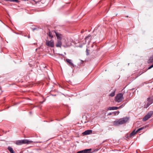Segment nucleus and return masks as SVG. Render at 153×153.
I'll list each match as a JSON object with an SVG mask.
<instances>
[{
    "label": "nucleus",
    "instance_id": "nucleus-2",
    "mask_svg": "<svg viewBox=\"0 0 153 153\" xmlns=\"http://www.w3.org/2000/svg\"><path fill=\"white\" fill-rule=\"evenodd\" d=\"M33 142L31 140H29L27 139H24L21 140H18L16 141V144L18 145H21L24 144H29Z\"/></svg>",
    "mask_w": 153,
    "mask_h": 153
},
{
    "label": "nucleus",
    "instance_id": "nucleus-20",
    "mask_svg": "<svg viewBox=\"0 0 153 153\" xmlns=\"http://www.w3.org/2000/svg\"><path fill=\"white\" fill-rule=\"evenodd\" d=\"M91 36V35L90 34L88 35L87 36H86L85 38V40L88 39V38L89 37H90Z\"/></svg>",
    "mask_w": 153,
    "mask_h": 153
},
{
    "label": "nucleus",
    "instance_id": "nucleus-17",
    "mask_svg": "<svg viewBox=\"0 0 153 153\" xmlns=\"http://www.w3.org/2000/svg\"><path fill=\"white\" fill-rule=\"evenodd\" d=\"M146 128V126H143V127H142L141 128H138L137 131H136V132H138V131H141L145 128Z\"/></svg>",
    "mask_w": 153,
    "mask_h": 153
},
{
    "label": "nucleus",
    "instance_id": "nucleus-3",
    "mask_svg": "<svg viewBox=\"0 0 153 153\" xmlns=\"http://www.w3.org/2000/svg\"><path fill=\"white\" fill-rule=\"evenodd\" d=\"M153 102V100L150 98H148L147 100L145 102L144 108H147Z\"/></svg>",
    "mask_w": 153,
    "mask_h": 153
},
{
    "label": "nucleus",
    "instance_id": "nucleus-26",
    "mask_svg": "<svg viewBox=\"0 0 153 153\" xmlns=\"http://www.w3.org/2000/svg\"><path fill=\"white\" fill-rule=\"evenodd\" d=\"M28 38H30V35L28 36Z\"/></svg>",
    "mask_w": 153,
    "mask_h": 153
},
{
    "label": "nucleus",
    "instance_id": "nucleus-12",
    "mask_svg": "<svg viewBox=\"0 0 153 153\" xmlns=\"http://www.w3.org/2000/svg\"><path fill=\"white\" fill-rule=\"evenodd\" d=\"M117 109H118V107L117 106L109 107L108 108V110H117Z\"/></svg>",
    "mask_w": 153,
    "mask_h": 153
},
{
    "label": "nucleus",
    "instance_id": "nucleus-8",
    "mask_svg": "<svg viewBox=\"0 0 153 153\" xmlns=\"http://www.w3.org/2000/svg\"><path fill=\"white\" fill-rule=\"evenodd\" d=\"M62 45V42L61 40H57L56 44V47L61 48Z\"/></svg>",
    "mask_w": 153,
    "mask_h": 153
},
{
    "label": "nucleus",
    "instance_id": "nucleus-24",
    "mask_svg": "<svg viewBox=\"0 0 153 153\" xmlns=\"http://www.w3.org/2000/svg\"><path fill=\"white\" fill-rule=\"evenodd\" d=\"M77 153H83L82 151H80L78 152Z\"/></svg>",
    "mask_w": 153,
    "mask_h": 153
},
{
    "label": "nucleus",
    "instance_id": "nucleus-27",
    "mask_svg": "<svg viewBox=\"0 0 153 153\" xmlns=\"http://www.w3.org/2000/svg\"><path fill=\"white\" fill-rule=\"evenodd\" d=\"M126 17H128V16H126Z\"/></svg>",
    "mask_w": 153,
    "mask_h": 153
},
{
    "label": "nucleus",
    "instance_id": "nucleus-4",
    "mask_svg": "<svg viewBox=\"0 0 153 153\" xmlns=\"http://www.w3.org/2000/svg\"><path fill=\"white\" fill-rule=\"evenodd\" d=\"M123 99V94L121 93L118 94L115 97L116 101L119 102H121Z\"/></svg>",
    "mask_w": 153,
    "mask_h": 153
},
{
    "label": "nucleus",
    "instance_id": "nucleus-13",
    "mask_svg": "<svg viewBox=\"0 0 153 153\" xmlns=\"http://www.w3.org/2000/svg\"><path fill=\"white\" fill-rule=\"evenodd\" d=\"M7 149L10 151V153H15L13 149L11 147L9 146L8 147Z\"/></svg>",
    "mask_w": 153,
    "mask_h": 153
},
{
    "label": "nucleus",
    "instance_id": "nucleus-23",
    "mask_svg": "<svg viewBox=\"0 0 153 153\" xmlns=\"http://www.w3.org/2000/svg\"><path fill=\"white\" fill-rule=\"evenodd\" d=\"M113 114V113H110L108 114V115L110 116L112 114Z\"/></svg>",
    "mask_w": 153,
    "mask_h": 153
},
{
    "label": "nucleus",
    "instance_id": "nucleus-14",
    "mask_svg": "<svg viewBox=\"0 0 153 153\" xmlns=\"http://www.w3.org/2000/svg\"><path fill=\"white\" fill-rule=\"evenodd\" d=\"M66 62L69 63V64L71 65V66H73V63H72V61L71 59H66Z\"/></svg>",
    "mask_w": 153,
    "mask_h": 153
},
{
    "label": "nucleus",
    "instance_id": "nucleus-7",
    "mask_svg": "<svg viewBox=\"0 0 153 153\" xmlns=\"http://www.w3.org/2000/svg\"><path fill=\"white\" fill-rule=\"evenodd\" d=\"M54 33H55L57 40H62L63 37L62 35L59 33L56 32L55 31H54Z\"/></svg>",
    "mask_w": 153,
    "mask_h": 153
},
{
    "label": "nucleus",
    "instance_id": "nucleus-9",
    "mask_svg": "<svg viewBox=\"0 0 153 153\" xmlns=\"http://www.w3.org/2000/svg\"><path fill=\"white\" fill-rule=\"evenodd\" d=\"M92 133V131L91 130H87L84 132L82 134L84 135H87L90 134Z\"/></svg>",
    "mask_w": 153,
    "mask_h": 153
},
{
    "label": "nucleus",
    "instance_id": "nucleus-1",
    "mask_svg": "<svg viewBox=\"0 0 153 153\" xmlns=\"http://www.w3.org/2000/svg\"><path fill=\"white\" fill-rule=\"evenodd\" d=\"M129 119V118L127 117L120 119L117 121H114L113 125L115 126H118L125 124L127 122Z\"/></svg>",
    "mask_w": 153,
    "mask_h": 153
},
{
    "label": "nucleus",
    "instance_id": "nucleus-5",
    "mask_svg": "<svg viewBox=\"0 0 153 153\" xmlns=\"http://www.w3.org/2000/svg\"><path fill=\"white\" fill-rule=\"evenodd\" d=\"M46 45L50 47L53 48L54 47V42L53 40H47L46 42Z\"/></svg>",
    "mask_w": 153,
    "mask_h": 153
},
{
    "label": "nucleus",
    "instance_id": "nucleus-11",
    "mask_svg": "<svg viewBox=\"0 0 153 153\" xmlns=\"http://www.w3.org/2000/svg\"><path fill=\"white\" fill-rule=\"evenodd\" d=\"M137 132H136V131H135V130H134L130 134L129 137H133Z\"/></svg>",
    "mask_w": 153,
    "mask_h": 153
},
{
    "label": "nucleus",
    "instance_id": "nucleus-15",
    "mask_svg": "<svg viewBox=\"0 0 153 153\" xmlns=\"http://www.w3.org/2000/svg\"><path fill=\"white\" fill-rule=\"evenodd\" d=\"M53 33H54V32H53V31L51 32H49V33L48 34V35L50 37L51 39H52L53 37Z\"/></svg>",
    "mask_w": 153,
    "mask_h": 153
},
{
    "label": "nucleus",
    "instance_id": "nucleus-21",
    "mask_svg": "<svg viewBox=\"0 0 153 153\" xmlns=\"http://www.w3.org/2000/svg\"><path fill=\"white\" fill-rule=\"evenodd\" d=\"M125 105V104L124 103L119 107H118V109H120L123 107Z\"/></svg>",
    "mask_w": 153,
    "mask_h": 153
},
{
    "label": "nucleus",
    "instance_id": "nucleus-18",
    "mask_svg": "<svg viewBox=\"0 0 153 153\" xmlns=\"http://www.w3.org/2000/svg\"><path fill=\"white\" fill-rule=\"evenodd\" d=\"M116 91V89H115L114 91L112 92L109 94V96L111 97H114L115 95V93Z\"/></svg>",
    "mask_w": 153,
    "mask_h": 153
},
{
    "label": "nucleus",
    "instance_id": "nucleus-6",
    "mask_svg": "<svg viewBox=\"0 0 153 153\" xmlns=\"http://www.w3.org/2000/svg\"><path fill=\"white\" fill-rule=\"evenodd\" d=\"M153 114V111H151L146 115L143 118V120L144 121H146L149 118H150Z\"/></svg>",
    "mask_w": 153,
    "mask_h": 153
},
{
    "label": "nucleus",
    "instance_id": "nucleus-25",
    "mask_svg": "<svg viewBox=\"0 0 153 153\" xmlns=\"http://www.w3.org/2000/svg\"><path fill=\"white\" fill-rule=\"evenodd\" d=\"M88 51L87 49L86 50V51L87 53H88ZM88 53L87 54V55H88Z\"/></svg>",
    "mask_w": 153,
    "mask_h": 153
},
{
    "label": "nucleus",
    "instance_id": "nucleus-22",
    "mask_svg": "<svg viewBox=\"0 0 153 153\" xmlns=\"http://www.w3.org/2000/svg\"><path fill=\"white\" fill-rule=\"evenodd\" d=\"M153 67V64L151 66L149 67L148 69H150Z\"/></svg>",
    "mask_w": 153,
    "mask_h": 153
},
{
    "label": "nucleus",
    "instance_id": "nucleus-10",
    "mask_svg": "<svg viewBox=\"0 0 153 153\" xmlns=\"http://www.w3.org/2000/svg\"><path fill=\"white\" fill-rule=\"evenodd\" d=\"M91 149H85L83 150H82V151L83 153H91Z\"/></svg>",
    "mask_w": 153,
    "mask_h": 153
},
{
    "label": "nucleus",
    "instance_id": "nucleus-19",
    "mask_svg": "<svg viewBox=\"0 0 153 153\" xmlns=\"http://www.w3.org/2000/svg\"><path fill=\"white\" fill-rule=\"evenodd\" d=\"M119 113V112L118 111H116L113 112V113L114 114V115H118Z\"/></svg>",
    "mask_w": 153,
    "mask_h": 153
},
{
    "label": "nucleus",
    "instance_id": "nucleus-16",
    "mask_svg": "<svg viewBox=\"0 0 153 153\" xmlns=\"http://www.w3.org/2000/svg\"><path fill=\"white\" fill-rule=\"evenodd\" d=\"M153 62V57H151L149 59V60L148 61V63L149 64V63H151Z\"/></svg>",
    "mask_w": 153,
    "mask_h": 153
}]
</instances>
